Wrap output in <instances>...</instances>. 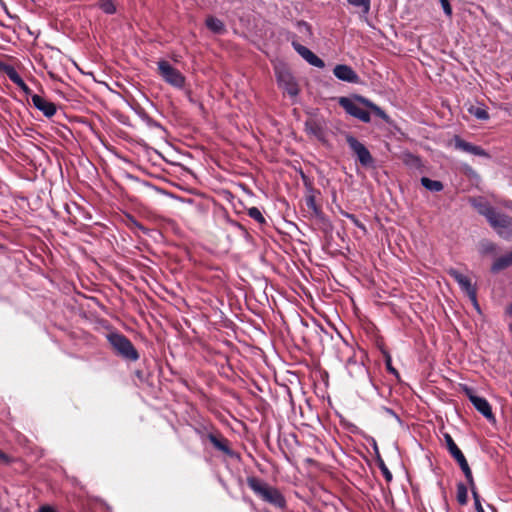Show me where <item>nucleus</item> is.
Here are the masks:
<instances>
[{
  "label": "nucleus",
  "mask_w": 512,
  "mask_h": 512,
  "mask_svg": "<svg viewBox=\"0 0 512 512\" xmlns=\"http://www.w3.org/2000/svg\"><path fill=\"white\" fill-rule=\"evenodd\" d=\"M511 264H512V251L509 254L498 258L494 262V264L492 266V270L494 272H497L502 269H505L506 267L510 266Z\"/></svg>",
  "instance_id": "16"
},
{
  "label": "nucleus",
  "mask_w": 512,
  "mask_h": 512,
  "mask_svg": "<svg viewBox=\"0 0 512 512\" xmlns=\"http://www.w3.org/2000/svg\"><path fill=\"white\" fill-rule=\"evenodd\" d=\"M383 473H384V475H385V477H386V479H387V480H391L392 475H391V473L388 471V469H387V468H385V467L383 468Z\"/></svg>",
  "instance_id": "35"
},
{
  "label": "nucleus",
  "mask_w": 512,
  "mask_h": 512,
  "mask_svg": "<svg viewBox=\"0 0 512 512\" xmlns=\"http://www.w3.org/2000/svg\"><path fill=\"white\" fill-rule=\"evenodd\" d=\"M308 206H314V200L312 197L308 199Z\"/></svg>",
  "instance_id": "36"
},
{
  "label": "nucleus",
  "mask_w": 512,
  "mask_h": 512,
  "mask_svg": "<svg viewBox=\"0 0 512 512\" xmlns=\"http://www.w3.org/2000/svg\"><path fill=\"white\" fill-rule=\"evenodd\" d=\"M210 441L219 450H221V451H227L228 450L226 443L224 441L218 439L217 437L211 435L210 436Z\"/></svg>",
  "instance_id": "28"
},
{
  "label": "nucleus",
  "mask_w": 512,
  "mask_h": 512,
  "mask_svg": "<svg viewBox=\"0 0 512 512\" xmlns=\"http://www.w3.org/2000/svg\"><path fill=\"white\" fill-rule=\"evenodd\" d=\"M488 221L502 238L512 240V219L510 217L494 211Z\"/></svg>",
  "instance_id": "4"
},
{
  "label": "nucleus",
  "mask_w": 512,
  "mask_h": 512,
  "mask_svg": "<svg viewBox=\"0 0 512 512\" xmlns=\"http://www.w3.org/2000/svg\"><path fill=\"white\" fill-rule=\"evenodd\" d=\"M403 162L411 167H419L420 159L413 154L406 153L403 155Z\"/></svg>",
  "instance_id": "25"
},
{
  "label": "nucleus",
  "mask_w": 512,
  "mask_h": 512,
  "mask_svg": "<svg viewBox=\"0 0 512 512\" xmlns=\"http://www.w3.org/2000/svg\"><path fill=\"white\" fill-rule=\"evenodd\" d=\"M466 394L474 407L489 421H495L494 414L492 413V409L490 404L485 398L476 396L469 389L466 390Z\"/></svg>",
  "instance_id": "8"
},
{
  "label": "nucleus",
  "mask_w": 512,
  "mask_h": 512,
  "mask_svg": "<svg viewBox=\"0 0 512 512\" xmlns=\"http://www.w3.org/2000/svg\"><path fill=\"white\" fill-rule=\"evenodd\" d=\"M454 141L457 149L477 156H487L486 152L479 146L466 142L459 137H455Z\"/></svg>",
  "instance_id": "13"
},
{
  "label": "nucleus",
  "mask_w": 512,
  "mask_h": 512,
  "mask_svg": "<svg viewBox=\"0 0 512 512\" xmlns=\"http://www.w3.org/2000/svg\"><path fill=\"white\" fill-rule=\"evenodd\" d=\"M473 205L481 215L487 218V220L495 211L491 206L484 202H473Z\"/></svg>",
  "instance_id": "21"
},
{
  "label": "nucleus",
  "mask_w": 512,
  "mask_h": 512,
  "mask_svg": "<svg viewBox=\"0 0 512 512\" xmlns=\"http://www.w3.org/2000/svg\"><path fill=\"white\" fill-rule=\"evenodd\" d=\"M206 25L215 33H222L224 31L223 22L215 17H208L206 20Z\"/></svg>",
  "instance_id": "20"
},
{
  "label": "nucleus",
  "mask_w": 512,
  "mask_h": 512,
  "mask_svg": "<svg viewBox=\"0 0 512 512\" xmlns=\"http://www.w3.org/2000/svg\"><path fill=\"white\" fill-rule=\"evenodd\" d=\"M510 330L512 331V323L510 324Z\"/></svg>",
  "instance_id": "39"
},
{
  "label": "nucleus",
  "mask_w": 512,
  "mask_h": 512,
  "mask_svg": "<svg viewBox=\"0 0 512 512\" xmlns=\"http://www.w3.org/2000/svg\"><path fill=\"white\" fill-rule=\"evenodd\" d=\"M12 461L11 457L0 450V463L8 465Z\"/></svg>",
  "instance_id": "32"
},
{
  "label": "nucleus",
  "mask_w": 512,
  "mask_h": 512,
  "mask_svg": "<svg viewBox=\"0 0 512 512\" xmlns=\"http://www.w3.org/2000/svg\"><path fill=\"white\" fill-rule=\"evenodd\" d=\"M507 313L512 316V304L507 308Z\"/></svg>",
  "instance_id": "37"
},
{
  "label": "nucleus",
  "mask_w": 512,
  "mask_h": 512,
  "mask_svg": "<svg viewBox=\"0 0 512 512\" xmlns=\"http://www.w3.org/2000/svg\"><path fill=\"white\" fill-rule=\"evenodd\" d=\"M472 492V495H473V498H474V501H475V508L477 510V512H485L481 503H480V497H479V494L476 490V486H474V490H471Z\"/></svg>",
  "instance_id": "29"
},
{
  "label": "nucleus",
  "mask_w": 512,
  "mask_h": 512,
  "mask_svg": "<svg viewBox=\"0 0 512 512\" xmlns=\"http://www.w3.org/2000/svg\"><path fill=\"white\" fill-rule=\"evenodd\" d=\"M445 441L447 448L451 455L455 458L457 462H460L462 459H464V455L461 452V450L458 448V446L455 444L454 440L449 434H445Z\"/></svg>",
  "instance_id": "15"
},
{
  "label": "nucleus",
  "mask_w": 512,
  "mask_h": 512,
  "mask_svg": "<svg viewBox=\"0 0 512 512\" xmlns=\"http://www.w3.org/2000/svg\"><path fill=\"white\" fill-rule=\"evenodd\" d=\"M278 82L280 86L292 97L296 96L299 92L298 86L293 77L288 72H281L278 74Z\"/></svg>",
  "instance_id": "12"
},
{
  "label": "nucleus",
  "mask_w": 512,
  "mask_h": 512,
  "mask_svg": "<svg viewBox=\"0 0 512 512\" xmlns=\"http://www.w3.org/2000/svg\"><path fill=\"white\" fill-rule=\"evenodd\" d=\"M248 486L256 493L259 497H261L264 501L278 507L282 508L285 506V500L280 492L274 487L268 485L267 483L257 479L255 477H250L247 479Z\"/></svg>",
  "instance_id": "2"
},
{
  "label": "nucleus",
  "mask_w": 512,
  "mask_h": 512,
  "mask_svg": "<svg viewBox=\"0 0 512 512\" xmlns=\"http://www.w3.org/2000/svg\"><path fill=\"white\" fill-rule=\"evenodd\" d=\"M469 113L474 115L477 119L487 120L489 118V114L484 107L481 106H470L468 109Z\"/></svg>",
  "instance_id": "22"
},
{
  "label": "nucleus",
  "mask_w": 512,
  "mask_h": 512,
  "mask_svg": "<svg viewBox=\"0 0 512 512\" xmlns=\"http://www.w3.org/2000/svg\"><path fill=\"white\" fill-rule=\"evenodd\" d=\"M339 104L348 114L365 123L370 122V114L365 108L371 109V111L384 120H387L388 118L386 113L380 107L362 96H356L352 99L342 97L339 99Z\"/></svg>",
  "instance_id": "1"
},
{
  "label": "nucleus",
  "mask_w": 512,
  "mask_h": 512,
  "mask_svg": "<svg viewBox=\"0 0 512 512\" xmlns=\"http://www.w3.org/2000/svg\"><path fill=\"white\" fill-rule=\"evenodd\" d=\"M354 7L360 8L361 12L366 15L370 10V0H347Z\"/></svg>",
  "instance_id": "23"
},
{
  "label": "nucleus",
  "mask_w": 512,
  "mask_h": 512,
  "mask_svg": "<svg viewBox=\"0 0 512 512\" xmlns=\"http://www.w3.org/2000/svg\"><path fill=\"white\" fill-rule=\"evenodd\" d=\"M293 47L309 64L318 68L324 67V62L305 46L293 42Z\"/></svg>",
  "instance_id": "10"
},
{
  "label": "nucleus",
  "mask_w": 512,
  "mask_h": 512,
  "mask_svg": "<svg viewBox=\"0 0 512 512\" xmlns=\"http://www.w3.org/2000/svg\"><path fill=\"white\" fill-rule=\"evenodd\" d=\"M348 366H355L360 372L364 371V367L361 363L357 362L354 358H349L347 362Z\"/></svg>",
  "instance_id": "31"
},
{
  "label": "nucleus",
  "mask_w": 512,
  "mask_h": 512,
  "mask_svg": "<svg viewBox=\"0 0 512 512\" xmlns=\"http://www.w3.org/2000/svg\"><path fill=\"white\" fill-rule=\"evenodd\" d=\"M448 274L454 278V280L460 285L463 291L469 296L474 305L477 306L476 290L473 287L471 280L462 274L460 271L451 268L448 270Z\"/></svg>",
  "instance_id": "7"
},
{
  "label": "nucleus",
  "mask_w": 512,
  "mask_h": 512,
  "mask_svg": "<svg viewBox=\"0 0 512 512\" xmlns=\"http://www.w3.org/2000/svg\"><path fill=\"white\" fill-rule=\"evenodd\" d=\"M306 131L319 140L324 139V131L321 125L315 120H309L305 124Z\"/></svg>",
  "instance_id": "14"
},
{
  "label": "nucleus",
  "mask_w": 512,
  "mask_h": 512,
  "mask_svg": "<svg viewBox=\"0 0 512 512\" xmlns=\"http://www.w3.org/2000/svg\"><path fill=\"white\" fill-rule=\"evenodd\" d=\"M248 215H249L252 219L256 220V221H257V222H259V223H264V222H265V219H264V217H263L262 213H261V212H260V210H259L258 208H256V207H251V208H249V209H248Z\"/></svg>",
  "instance_id": "27"
},
{
  "label": "nucleus",
  "mask_w": 512,
  "mask_h": 512,
  "mask_svg": "<svg viewBox=\"0 0 512 512\" xmlns=\"http://www.w3.org/2000/svg\"><path fill=\"white\" fill-rule=\"evenodd\" d=\"M458 464L461 467L463 473L465 474V477H466V479L468 481L470 489L474 490L475 482H474V479H473V476H472V472H471V469H470V467L468 465V462H467L466 458L462 459L460 462H458Z\"/></svg>",
  "instance_id": "17"
},
{
  "label": "nucleus",
  "mask_w": 512,
  "mask_h": 512,
  "mask_svg": "<svg viewBox=\"0 0 512 512\" xmlns=\"http://www.w3.org/2000/svg\"><path fill=\"white\" fill-rule=\"evenodd\" d=\"M31 100L34 106L39 109L45 116L51 117L55 114L56 106L52 102L37 94L31 95Z\"/></svg>",
  "instance_id": "11"
},
{
  "label": "nucleus",
  "mask_w": 512,
  "mask_h": 512,
  "mask_svg": "<svg viewBox=\"0 0 512 512\" xmlns=\"http://www.w3.org/2000/svg\"><path fill=\"white\" fill-rule=\"evenodd\" d=\"M160 76L170 85L181 88L185 83V78L180 71L172 67L167 61L158 62Z\"/></svg>",
  "instance_id": "5"
},
{
  "label": "nucleus",
  "mask_w": 512,
  "mask_h": 512,
  "mask_svg": "<svg viewBox=\"0 0 512 512\" xmlns=\"http://www.w3.org/2000/svg\"><path fill=\"white\" fill-rule=\"evenodd\" d=\"M8 76L10 80L15 83L18 87H20L27 95L30 94V89L24 83L23 79L19 76V74L15 70H11L8 72Z\"/></svg>",
  "instance_id": "19"
},
{
  "label": "nucleus",
  "mask_w": 512,
  "mask_h": 512,
  "mask_svg": "<svg viewBox=\"0 0 512 512\" xmlns=\"http://www.w3.org/2000/svg\"><path fill=\"white\" fill-rule=\"evenodd\" d=\"M99 6L105 13L112 14L115 12V6L112 0H100Z\"/></svg>",
  "instance_id": "26"
},
{
  "label": "nucleus",
  "mask_w": 512,
  "mask_h": 512,
  "mask_svg": "<svg viewBox=\"0 0 512 512\" xmlns=\"http://www.w3.org/2000/svg\"><path fill=\"white\" fill-rule=\"evenodd\" d=\"M421 184L428 190L439 192L443 189V184L437 180H431L427 177L421 178Z\"/></svg>",
  "instance_id": "18"
},
{
  "label": "nucleus",
  "mask_w": 512,
  "mask_h": 512,
  "mask_svg": "<svg viewBox=\"0 0 512 512\" xmlns=\"http://www.w3.org/2000/svg\"><path fill=\"white\" fill-rule=\"evenodd\" d=\"M346 142L349 145L352 152L357 156L359 162L363 166H371L374 162L373 157L369 150L358 141L354 136L347 134L345 136Z\"/></svg>",
  "instance_id": "6"
},
{
  "label": "nucleus",
  "mask_w": 512,
  "mask_h": 512,
  "mask_svg": "<svg viewBox=\"0 0 512 512\" xmlns=\"http://www.w3.org/2000/svg\"><path fill=\"white\" fill-rule=\"evenodd\" d=\"M38 512H56V511L50 506H42V507H40Z\"/></svg>",
  "instance_id": "34"
},
{
  "label": "nucleus",
  "mask_w": 512,
  "mask_h": 512,
  "mask_svg": "<svg viewBox=\"0 0 512 512\" xmlns=\"http://www.w3.org/2000/svg\"><path fill=\"white\" fill-rule=\"evenodd\" d=\"M334 75L342 80L349 83H358L359 76L356 72L348 65H337L333 70Z\"/></svg>",
  "instance_id": "9"
},
{
  "label": "nucleus",
  "mask_w": 512,
  "mask_h": 512,
  "mask_svg": "<svg viewBox=\"0 0 512 512\" xmlns=\"http://www.w3.org/2000/svg\"><path fill=\"white\" fill-rule=\"evenodd\" d=\"M467 488L464 484L460 483L457 485V500L461 505L467 503Z\"/></svg>",
  "instance_id": "24"
},
{
  "label": "nucleus",
  "mask_w": 512,
  "mask_h": 512,
  "mask_svg": "<svg viewBox=\"0 0 512 512\" xmlns=\"http://www.w3.org/2000/svg\"><path fill=\"white\" fill-rule=\"evenodd\" d=\"M108 341L116 350V352L121 356L130 360L138 359L139 355L136 349L134 348L130 340L126 338L124 335L118 333H111L108 335Z\"/></svg>",
  "instance_id": "3"
},
{
  "label": "nucleus",
  "mask_w": 512,
  "mask_h": 512,
  "mask_svg": "<svg viewBox=\"0 0 512 512\" xmlns=\"http://www.w3.org/2000/svg\"><path fill=\"white\" fill-rule=\"evenodd\" d=\"M298 28H299L300 32L307 33V34L311 35L310 27H309L308 24H306L304 22H299L298 23Z\"/></svg>",
  "instance_id": "33"
},
{
  "label": "nucleus",
  "mask_w": 512,
  "mask_h": 512,
  "mask_svg": "<svg viewBox=\"0 0 512 512\" xmlns=\"http://www.w3.org/2000/svg\"><path fill=\"white\" fill-rule=\"evenodd\" d=\"M388 369H390L391 371L395 372V370L392 369L391 366H388Z\"/></svg>",
  "instance_id": "38"
},
{
  "label": "nucleus",
  "mask_w": 512,
  "mask_h": 512,
  "mask_svg": "<svg viewBox=\"0 0 512 512\" xmlns=\"http://www.w3.org/2000/svg\"><path fill=\"white\" fill-rule=\"evenodd\" d=\"M440 2H441V5L443 7V10H444L445 14L448 15V16H451L452 8H451V6L449 4V1L448 0H440Z\"/></svg>",
  "instance_id": "30"
}]
</instances>
